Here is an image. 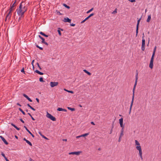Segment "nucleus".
<instances>
[{
  "label": "nucleus",
  "mask_w": 161,
  "mask_h": 161,
  "mask_svg": "<svg viewBox=\"0 0 161 161\" xmlns=\"http://www.w3.org/2000/svg\"><path fill=\"white\" fill-rule=\"evenodd\" d=\"M93 8H92L91 9H90L87 12H86L87 14L90 13V12L92 11L93 10Z\"/></svg>",
  "instance_id": "obj_31"
},
{
  "label": "nucleus",
  "mask_w": 161,
  "mask_h": 161,
  "mask_svg": "<svg viewBox=\"0 0 161 161\" xmlns=\"http://www.w3.org/2000/svg\"><path fill=\"white\" fill-rule=\"evenodd\" d=\"M62 140L66 142L67 141V139H63Z\"/></svg>",
  "instance_id": "obj_59"
},
{
  "label": "nucleus",
  "mask_w": 161,
  "mask_h": 161,
  "mask_svg": "<svg viewBox=\"0 0 161 161\" xmlns=\"http://www.w3.org/2000/svg\"><path fill=\"white\" fill-rule=\"evenodd\" d=\"M63 21L64 22L70 23L71 22V19H69V18L67 17V18H64Z\"/></svg>",
  "instance_id": "obj_11"
},
{
  "label": "nucleus",
  "mask_w": 161,
  "mask_h": 161,
  "mask_svg": "<svg viewBox=\"0 0 161 161\" xmlns=\"http://www.w3.org/2000/svg\"><path fill=\"white\" fill-rule=\"evenodd\" d=\"M75 24H73V23H72V24H70V25L71 26H75Z\"/></svg>",
  "instance_id": "obj_46"
},
{
  "label": "nucleus",
  "mask_w": 161,
  "mask_h": 161,
  "mask_svg": "<svg viewBox=\"0 0 161 161\" xmlns=\"http://www.w3.org/2000/svg\"><path fill=\"white\" fill-rule=\"evenodd\" d=\"M58 34L59 35V36H61V33L60 31L59 30H58Z\"/></svg>",
  "instance_id": "obj_40"
},
{
  "label": "nucleus",
  "mask_w": 161,
  "mask_h": 161,
  "mask_svg": "<svg viewBox=\"0 0 161 161\" xmlns=\"http://www.w3.org/2000/svg\"><path fill=\"white\" fill-rule=\"evenodd\" d=\"M153 60H150V64L149 65V67L151 69H152L153 67Z\"/></svg>",
  "instance_id": "obj_14"
},
{
  "label": "nucleus",
  "mask_w": 161,
  "mask_h": 161,
  "mask_svg": "<svg viewBox=\"0 0 161 161\" xmlns=\"http://www.w3.org/2000/svg\"><path fill=\"white\" fill-rule=\"evenodd\" d=\"M43 43H44V44H45V45H48V43L47 42H45V41H44Z\"/></svg>",
  "instance_id": "obj_49"
},
{
  "label": "nucleus",
  "mask_w": 161,
  "mask_h": 161,
  "mask_svg": "<svg viewBox=\"0 0 161 161\" xmlns=\"http://www.w3.org/2000/svg\"><path fill=\"white\" fill-rule=\"evenodd\" d=\"M20 121L22 122L23 123H24V121L23 120V119H20Z\"/></svg>",
  "instance_id": "obj_57"
},
{
  "label": "nucleus",
  "mask_w": 161,
  "mask_h": 161,
  "mask_svg": "<svg viewBox=\"0 0 161 161\" xmlns=\"http://www.w3.org/2000/svg\"><path fill=\"white\" fill-rule=\"evenodd\" d=\"M27 5L24 2H22L17 10L18 14L20 16V18L23 17L24 13L27 10Z\"/></svg>",
  "instance_id": "obj_1"
},
{
  "label": "nucleus",
  "mask_w": 161,
  "mask_h": 161,
  "mask_svg": "<svg viewBox=\"0 0 161 161\" xmlns=\"http://www.w3.org/2000/svg\"><path fill=\"white\" fill-rule=\"evenodd\" d=\"M42 137L43 138H44L45 139H47V140L48 139V138L47 137H45V136H44V135H43Z\"/></svg>",
  "instance_id": "obj_47"
},
{
  "label": "nucleus",
  "mask_w": 161,
  "mask_h": 161,
  "mask_svg": "<svg viewBox=\"0 0 161 161\" xmlns=\"http://www.w3.org/2000/svg\"><path fill=\"white\" fill-rule=\"evenodd\" d=\"M36 100L37 102L38 103H39V99L38 98H36Z\"/></svg>",
  "instance_id": "obj_54"
},
{
  "label": "nucleus",
  "mask_w": 161,
  "mask_h": 161,
  "mask_svg": "<svg viewBox=\"0 0 161 161\" xmlns=\"http://www.w3.org/2000/svg\"><path fill=\"white\" fill-rule=\"evenodd\" d=\"M141 19H140L137 20V25H136V36H137V34L138 33L139 25V24L141 20Z\"/></svg>",
  "instance_id": "obj_10"
},
{
  "label": "nucleus",
  "mask_w": 161,
  "mask_h": 161,
  "mask_svg": "<svg viewBox=\"0 0 161 161\" xmlns=\"http://www.w3.org/2000/svg\"><path fill=\"white\" fill-rule=\"evenodd\" d=\"M155 53V52H153V53L152 56L151 57V60H154V57Z\"/></svg>",
  "instance_id": "obj_25"
},
{
  "label": "nucleus",
  "mask_w": 161,
  "mask_h": 161,
  "mask_svg": "<svg viewBox=\"0 0 161 161\" xmlns=\"http://www.w3.org/2000/svg\"><path fill=\"white\" fill-rule=\"evenodd\" d=\"M39 33L40 34L43 35V36H44L46 37H48V36L47 35L45 34L44 33H43V32H42V31L40 32Z\"/></svg>",
  "instance_id": "obj_20"
},
{
  "label": "nucleus",
  "mask_w": 161,
  "mask_h": 161,
  "mask_svg": "<svg viewBox=\"0 0 161 161\" xmlns=\"http://www.w3.org/2000/svg\"><path fill=\"white\" fill-rule=\"evenodd\" d=\"M1 155L4 158L5 160L6 159H7V158L6 157L5 154L3 153L2 152L1 153Z\"/></svg>",
  "instance_id": "obj_32"
},
{
  "label": "nucleus",
  "mask_w": 161,
  "mask_h": 161,
  "mask_svg": "<svg viewBox=\"0 0 161 161\" xmlns=\"http://www.w3.org/2000/svg\"><path fill=\"white\" fill-rule=\"evenodd\" d=\"M34 61V60H33L31 62V64L33 66V69H34V64H33Z\"/></svg>",
  "instance_id": "obj_38"
},
{
  "label": "nucleus",
  "mask_w": 161,
  "mask_h": 161,
  "mask_svg": "<svg viewBox=\"0 0 161 161\" xmlns=\"http://www.w3.org/2000/svg\"><path fill=\"white\" fill-rule=\"evenodd\" d=\"M17 105H19L20 106H21V105L19 103H17Z\"/></svg>",
  "instance_id": "obj_63"
},
{
  "label": "nucleus",
  "mask_w": 161,
  "mask_h": 161,
  "mask_svg": "<svg viewBox=\"0 0 161 161\" xmlns=\"http://www.w3.org/2000/svg\"><path fill=\"white\" fill-rule=\"evenodd\" d=\"M26 142L28 143V144H29L30 146H32V144L28 140H26Z\"/></svg>",
  "instance_id": "obj_28"
},
{
  "label": "nucleus",
  "mask_w": 161,
  "mask_h": 161,
  "mask_svg": "<svg viewBox=\"0 0 161 161\" xmlns=\"http://www.w3.org/2000/svg\"><path fill=\"white\" fill-rule=\"evenodd\" d=\"M139 156H140V157L141 160H143V158L142 156V151H139Z\"/></svg>",
  "instance_id": "obj_16"
},
{
  "label": "nucleus",
  "mask_w": 161,
  "mask_h": 161,
  "mask_svg": "<svg viewBox=\"0 0 161 161\" xmlns=\"http://www.w3.org/2000/svg\"><path fill=\"white\" fill-rule=\"evenodd\" d=\"M36 47H38V48L39 49H40V50H42L43 48L42 47H39L38 45H36Z\"/></svg>",
  "instance_id": "obj_35"
},
{
  "label": "nucleus",
  "mask_w": 161,
  "mask_h": 161,
  "mask_svg": "<svg viewBox=\"0 0 161 161\" xmlns=\"http://www.w3.org/2000/svg\"><path fill=\"white\" fill-rule=\"evenodd\" d=\"M0 138L2 140L3 142L6 145H8V143L7 142V141L3 137L1 136H0Z\"/></svg>",
  "instance_id": "obj_13"
},
{
  "label": "nucleus",
  "mask_w": 161,
  "mask_h": 161,
  "mask_svg": "<svg viewBox=\"0 0 161 161\" xmlns=\"http://www.w3.org/2000/svg\"><path fill=\"white\" fill-rule=\"evenodd\" d=\"M35 72H36V73H38V74L40 75H43V73L42 72H41L38 70H36L35 71Z\"/></svg>",
  "instance_id": "obj_21"
},
{
  "label": "nucleus",
  "mask_w": 161,
  "mask_h": 161,
  "mask_svg": "<svg viewBox=\"0 0 161 161\" xmlns=\"http://www.w3.org/2000/svg\"><path fill=\"white\" fill-rule=\"evenodd\" d=\"M63 5L66 8H68V9H69L70 8V7L69 6L67 5L65 3H64L63 4Z\"/></svg>",
  "instance_id": "obj_26"
},
{
  "label": "nucleus",
  "mask_w": 161,
  "mask_h": 161,
  "mask_svg": "<svg viewBox=\"0 0 161 161\" xmlns=\"http://www.w3.org/2000/svg\"><path fill=\"white\" fill-rule=\"evenodd\" d=\"M39 37L42 39V42L43 43L44 41H45V39H44L40 35H38Z\"/></svg>",
  "instance_id": "obj_22"
},
{
  "label": "nucleus",
  "mask_w": 161,
  "mask_h": 161,
  "mask_svg": "<svg viewBox=\"0 0 161 161\" xmlns=\"http://www.w3.org/2000/svg\"><path fill=\"white\" fill-rule=\"evenodd\" d=\"M117 13V8H116L115 10L113 11V12L112 13V14H115Z\"/></svg>",
  "instance_id": "obj_37"
},
{
  "label": "nucleus",
  "mask_w": 161,
  "mask_h": 161,
  "mask_svg": "<svg viewBox=\"0 0 161 161\" xmlns=\"http://www.w3.org/2000/svg\"><path fill=\"white\" fill-rule=\"evenodd\" d=\"M156 48H157L155 46V47H154V49L153 52L155 53L156 50Z\"/></svg>",
  "instance_id": "obj_44"
},
{
  "label": "nucleus",
  "mask_w": 161,
  "mask_h": 161,
  "mask_svg": "<svg viewBox=\"0 0 161 161\" xmlns=\"http://www.w3.org/2000/svg\"><path fill=\"white\" fill-rule=\"evenodd\" d=\"M124 135V129H122L119 136L120 137H122Z\"/></svg>",
  "instance_id": "obj_17"
},
{
  "label": "nucleus",
  "mask_w": 161,
  "mask_h": 161,
  "mask_svg": "<svg viewBox=\"0 0 161 161\" xmlns=\"http://www.w3.org/2000/svg\"><path fill=\"white\" fill-rule=\"evenodd\" d=\"M15 2L13 5L10 7V9L7 11L8 12V14L7 15L6 18V20L7 19H9L11 17V12L14 9V7L15 5H14Z\"/></svg>",
  "instance_id": "obj_2"
},
{
  "label": "nucleus",
  "mask_w": 161,
  "mask_h": 161,
  "mask_svg": "<svg viewBox=\"0 0 161 161\" xmlns=\"http://www.w3.org/2000/svg\"><path fill=\"white\" fill-rule=\"evenodd\" d=\"M63 108H58L57 109V110L58 111H63Z\"/></svg>",
  "instance_id": "obj_34"
},
{
  "label": "nucleus",
  "mask_w": 161,
  "mask_h": 161,
  "mask_svg": "<svg viewBox=\"0 0 161 161\" xmlns=\"http://www.w3.org/2000/svg\"><path fill=\"white\" fill-rule=\"evenodd\" d=\"M112 131H113V129H112V128H111V130H110V134H111V133L112 132Z\"/></svg>",
  "instance_id": "obj_62"
},
{
  "label": "nucleus",
  "mask_w": 161,
  "mask_h": 161,
  "mask_svg": "<svg viewBox=\"0 0 161 161\" xmlns=\"http://www.w3.org/2000/svg\"><path fill=\"white\" fill-rule=\"evenodd\" d=\"M119 123H123V119L121 118L119 119Z\"/></svg>",
  "instance_id": "obj_30"
},
{
  "label": "nucleus",
  "mask_w": 161,
  "mask_h": 161,
  "mask_svg": "<svg viewBox=\"0 0 161 161\" xmlns=\"http://www.w3.org/2000/svg\"><path fill=\"white\" fill-rule=\"evenodd\" d=\"M31 117L32 119L33 120H35V119L32 117V116H31Z\"/></svg>",
  "instance_id": "obj_61"
},
{
  "label": "nucleus",
  "mask_w": 161,
  "mask_h": 161,
  "mask_svg": "<svg viewBox=\"0 0 161 161\" xmlns=\"http://www.w3.org/2000/svg\"><path fill=\"white\" fill-rule=\"evenodd\" d=\"M24 127L25 129L28 132V133L31 134L33 137H34V135L28 130L27 128L25 126H24Z\"/></svg>",
  "instance_id": "obj_15"
},
{
  "label": "nucleus",
  "mask_w": 161,
  "mask_h": 161,
  "mask_svg": "<svg viewBox=\"0 0 161 161\" xmlns=\"http://www.w3.org/2000/svg\"><path fill=\"white\" fill-rule=\"evenodd\" d=\"M23 96L25 97L26 99L27 98H28V97L26 94H23Z\"/></svg>",
  "instance_id": "obj_39"
},
{
  "label": "nucleus",
  "mask_w": 161,
  "mask_h": 161,
  "mask_svg": "<svg viewBox=\"0 0 161 161\" xmlns=\"http://www.w3.org/2000/svg\"><path fill=\"white\" fill-rule=\"evenodd\" d=\"M29 161H34L33 159H32V158H30L29 159Z\"/></svg>",
  "instance_id": "obj_58"
},
{
  "label": "nucleus",
  "mask_w": 161,
  "mask_h": 161,
  "mask_svg": "<svg viewBox=\"0 0 161 161\" xmlns=\"http://www.w3.org/2000/svg\"><path fill=\"white\" fill-rule=\"evenodd\" d=\"M27 99L30 102H32V100L29 97L28 98H27Z\"/></svg>",
  "instance_id": "obj_42"
},
{
  "label": "nucleus",
  "mask_w": 161,
  "mask_h": 161,
  "mask_svg": "<svg viewBox=\"0 0 161 161\" xmlns=\"http://www.w3.org/2000/svg\"><path fill=\"white\" fill-rule=\"evenodd\" d=\"M46 116L48 118L50 119L52 121H55L56 120V119L55 117L53 116L52 115L48 112L47 113Z\"/></svg>",
  "instance_id": "obj_5"
},
{
  "label": "nucleus",
  "mask_w": 161,
  "mask_h": 161,
  "mask_svg": "<svg viewBox=\"0 0 161 161\" xmlns=\"http://www.w3.org/2000/svg\"><path fill=\"white\" fill-rule=\"evenodd\" d=\"M119 124H120V127L122 128V129H123L124 127V126L123 125V123H119Z\"/></svg>",
  "instance_id": "obj_33"
},
{
  "label": "nucleus",
  "mask_w": 161,
  "mask_h": 161,
  "mask_svg": "<svg viewBox=\"0 0 161 161\" xmlns=\"http://www.w3.org/2000/svg\"><path fill=\"white\" fill-rule=\"evenodd\" d=\"M128 1L131 2L133 3L135 2L136 1L135 0H128Z\"/></svg>",
  "instance_id": "obj_43"
},
{
  "label": "nucleus",
  "mask_w": 161,
  "mask_h": 161,
  "mask_svg": "<svg viewBox=\"0 0 161 161\" xmlns=\"http://www.w3.org/2000/svg\"><path fill=\"white\" fill-rule=\"evenodd\" d=\"M37 64L38 66V67H39V69H42V68H41V67L39 65V64L38 63H37Z\"/></svg>",
  "instance_id": "obj_41"
},
{
  "label": "nucleus",
  "mask_w": 161,
  "mask_h": 161,
  "mask_svg": "<svg viewBox=\"0 0 161 161\" xmlns=\"http://www.w3.org/2000/svg\"><path fill=\"white\" fill-rule=\"evenodd\" d=\"M91 124L92 125H95V123H94V122L93 121H92L91 122Z\"/></svg>",
  "instance_id": "obj_53"
},
{
  "label": "nucleus",
  "mask_w": 161,
  "mask_h": 161,
  "mask_svg": "<svg viewBox=\"0 0 161 161\" xmlns=\"http://www.w3.org/2000/svg\"><path fill=\"white\" fill-rule=\"evenodd\" d=\"M38 133L42 136L43 135L41 132H39Z\"/></svg>",
  "instance_id": "obj_56"
},
{
  "label": "nucleus",
  "mask_w": 161,
  "mask_h": 161,
  "mask_svg": "<svg viewBox=\"0 0 161 161\" xmlns=\"http://www.w3.org/2000/svg\"><path fill=\"white\" fill-rule=\"evenodd\" d=\"M142 50L144 51L145 49V40L144 39H142Z\"/></svg>",
  "instance_id": "obj_9"
},
{
  "label": "nucleus",
  "mask_w": 161,
  "mask_h": 161,
  "mask_svg": "<svg viewBox=\"0 0 161 161\" xmlns=\"http://www.w3.org/2000/svg\"><path fill=\"white\" fill-rule=\"evenodd\" d=\"M39 80L40 82H44L43 78L42 77H41L39 79Z\"/></svg>",
  "instance_id": "obj_36"
},
{
  "label": "nucleus",
  "mask_w": 161,
  "mask_h": 161,
  "mask_svg": "<svg viewBox=\"0 0 161 161\" xmlns=\"http://www.w3.org/2000/svg\"><path fill=\"white\" fill-rule=\"evenodd\" d=\"M82 153V151H78L75 152H71L69 153V155H79L80 154Z\"/></svg>",
  "instance_id": "obj_7"
},
{
  "label": "nucleus",
  "mask_w": 161,
  "mask_h": 161,
  "mask_svg": "<svg viewBox=\"0 0 161 161\" xmlns=\"http://www.w3.org/2000/svg\"><path fill=\"white\" fill-rule=\"evenodd\" d=\"M27 106L29 107H30V108L32 110H34V111H35V108H33V107H32L29 104H27Z\"/></svg>",
  "instance_id": "obj_24"
},
{
  "label": "nucleus",
  "mask_w": 161,
  "mask_h": 161,
  "mask_svg": "<svg viewBox=\"0 0 161 161\" xmlns=\"http://www.w3.org/2000/svg\"><path fill=\"white\" fill-rule=\"evenodd\" d=\"M135 145L136 146V149L138 150L139 152L140 151H142V148L141 147L140 145L139 142L136 140L135 141Z\"/></svg>",
  "instance_id": "obj_4"
},
{
  "label": "nucleus",
  "mask_w": 161,
  "mask_h": 161,
  "mask_svg": "<svg viewBox=\"0 0 161 161\" xmlns=\"http://www.w3.org/2000/svg\"><path fill=\"white\" fill-rule=\"evenodd\" d=\"M58 83L57 82H51L50 83V85L51 87H53L54 86H57Z\"/></svg>",
  "instance_id": "obj_6"
},
{
  "label": "nucleus",
  "mask_w": 161,
  "mask_h": 161,
  "mask_svg": "<svg viewBox=\"0 0 161 161\" xmlns=\"http://www.w3.org/2000/svg\"><path fill=\"white\" fill-rule=\"evenodd\" d=\"M83 71L85 72L88 75H91V73H90V72H88V71H87V70H86V69H84L83 70Z\"/></svg>",
  "instance_id": "obj_19"
},
{
  "label": "nucleus",
  "mask_w": 161,
  "mask_h": 161,
  "mask_svg": "<svg viewBox=\"0 0 161 161\" xmlns=\"http://www.w3.org/2000/svg\"><path fill=\"white\" fill-rule=\"evenodd\" d=\"M138 72L137 70L136 71V72L135 82V84H134V87L133 88V92H135V89L136 86L137 85V80L138 79Z\"/></svg>",
  "instance_id": "obj_3"
},
{
  "label": "nucleus",
  "mask_w": 161,
  "mask_h": 161,
  "mask_svg": "<svg viewBox=\"0 0 161 161\" xmlns=\"http://www.w3.org/2000/svg\"><path fill=\"white\" fill-rule=\"evenodd\" d=\"M121 138H122V137L119 136V140H118L119 142L121 141Z\"/></svg>",
  "instance_id": "obj_48"
},
{
  "label": "nucleus",
  "mask_w": 161,
  "mask_h": 161,
  "mask_svg": "<svg viewBox=\"0 0 161 161\" xmlns=\"http://www.w3.org/2000/svg\"><path fill=\"white\" fill-rule=\"evenodd\" d=\"M63 111H64L65 112H66L67 111V110L65 109H63Z\"/></svg>",
  "instance_id": "obj_64"
},
{
  "label": "nucleus",
  "mask_w": 161,
  "mask_h": 161,
  "mask_svg": "<svg viewBox=\"0 0 161 161\" xmlns=\"http://www.w3.org/2000/svg\"><path fill=\"white\" fill-rule=\"evenodd\" d=\"M11 125H12V126H14V128H15V127L16 126L15 125H14V124H13V123H12V124H11Z\"/></svg>",
  "instance_id": "obj_55"
},
{
  "label": "nucleus",
  "mask_w": 161,
  "mask_h": 161,
  "mask_svg": "<svg viewBox=\"0 0 161 161\" xmlns=\"http://www.w3.org/2000/svg\"><path fill=\"white\" fill-rule=\"evenodd\" d=\"M89 134V133H85V134L81 135H80V136H77L76 137V138H80V137H82L86 136H87Z\"/></svg>",
  "instance_id": "obj_12"
},
{
  "label": "nucleus",
  "mask_w": 161,
  "mask_h": 161,
  "mask_svg": "<svg viewBox=\"0 0 161 161\" xmlns=\"http://www.w3.org/2000/svg\"><path fill=\"white\" fill-rule=\"evenodd\" d=\"M19 110L20 112H21L24 115H25V112L24 111H23V110L21 108H19Z\"/></svg>",
  "instance_id": "obj_29"
},
{
  "label": "nucleus",
  "mask_w": 161,
  "mask_h": 161,
  "mask_svg": "<svg viewBox=\"0 0 161 161\" xmlns=\"http://www.w3.org/2000/svg\"><path fill=\"white\" fill-rule=\"evenodd\" d=\"M64 90L66 91V92H69V93H71L72 94H73L74 93V92L73 91H69V90H68L67 89H64Z\"/></svg>",
  "instance_id": "obj_23"
},
{
  "label": "nucleus",
  "mask_w": 161,
  "mask_h": 161,
  "mask_svg": "<svg viewBox=\"0 0 161 161\" xmlns=\"http://www.w3.org/2000/svg\"><path fill=\"white\" fill-rule=\"evenodd\" d=\"M17 130H20V129L18 127H17L16 126L15 127V128Z\"/></svg>",
  "instance_id": "obj_51"
},
{
  "label": "nucleus",
  "mask_w": 161,
  "mask_h": 161,
  "mask_svg": "<svg viewBox=\"0 0 161 161\" xmlns=\"http://www.w3.org/2000/svg\"><path fill=\"white\" fill-rule=\"evenodd\" d=\"M134 96H135V92H133L132 101H131V104H130V111H131L132 106V105L133 104L134 100Z\"/></svg>",
  "instance_id": "obj_8"
},
{
  "label": "nucleus",
  "mask_w": 161,
  "mask_h": 161,
  "mask_svg": "<svg viewBox=\"0 0 161 161\" xmlns=\"http://www.w3.org/2000/svg\"><path fill=\"white\" fill-rule=\"evenodd\" d=\"M144 33H143V34H142V39H144Z\"/></svg>",
  "instance_id": "obj_60"
},
{
  "label": "nucleus",
  "mask_w": 161,
  "mask_h": 161,
  "mask_svg": "<svg viewBox=\"0 0 161 161\" xmlns=\"http://www.w3.org/2000/svg\"><path fill=\"white\" fill-rule=\"evenodd\" d=\"M86 21V20L85 19L83 20V21H82L80 23L81 24H82L83 23H84L85 21Z\"/></svg>",
  "instance_id": "obj_50"
},
{
  "label": "nucleus",
  "mask_w": 161,
  "mask_h": 161,
  "mask_svg": "<svg viewBox=\"0 0 161 161\" xmlns=\"http://www.w3.org/2000/svg\"><path fill=\"white\" fill-rule=\"evenodd\" d=\"M94 15V14L93 13H92L90 15H89V16L90 17L93 16Z\"/></svg>",
  "instance_id": "obj_52"
},
{
  "label": "nucleus",
  "mask_w": 161,
  "mask_h": 161,
  "mask_svg": "<svg viewBox=\"0 0 161 161\" xmlns=\"http://www.w3.org/2000/svg\"><path fill=\"white\" fill-rule=\"evenodd\" d=\"M21 72H24H24H25V71H24V68H23L21 69Z\"/></svg>",
  "instance_id": "obj_45"
},
{
  "label": "nucleus",
  "mask_w": 161,
  "mask_h": 161,
  "mask_svg": "<svg viewBox=\"0 0 161 161\" xmlns=\"http://www.w3.org/2000/svg\"><path fill=\"white\" fill-rule=\"evenodd\" d=\"M151 19V15H149L148 16V18L147 20V22H149Z\"/></svg>",
  "instance_id": "obj_18"
},
{
  "label": "nucleus",
  "mask_w": 161,
  "mask_h": 161,
  "mask_svg": "<svg viewBox=\"0 0 161 161\" xmlns=\"http://www.w3.org/2000/svg\"><path fill=\"white\" fill-rule=\"evenodd\" d=\"M67 108L68 109L72 111H74L75 110V109L74 108H71L70 107H67Z\"/></svg>",
  "instance_id": "obj_27"
}]
</instances>
